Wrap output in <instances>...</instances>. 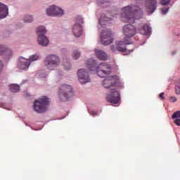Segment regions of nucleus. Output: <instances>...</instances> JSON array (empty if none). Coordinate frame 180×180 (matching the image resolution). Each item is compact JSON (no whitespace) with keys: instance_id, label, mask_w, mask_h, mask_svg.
Here are the masks:
<instances>
[{"instance_id":"obj_1","label":"nucleus","mask_w":180,"mask_h":180,"mask_svg":"<svg viewBox=\"0 0 180 180\" xmlns=\"http://www.w3.org/2000/svg\"><path fill=\"white\" fill-rule=\"evenodd\" d=\"M141 10L137 6H127L121 10V20L124 23H134L141 16Z\"/></svg>"},{"instance_id":"obj_2","label":"nucleus","mask_w":180,"mask_h":180,"mask_svg":"<svg viewBox=\"0 0 180 180\" xmlns=\"http://www.w3.org/2000/svg\"><path fill=\"white\" fill-rule=\"evenodd\" d=\"M87 67L89 68L90 71H96L98 77L103 78L106 75H109L112 72V68L110 65L105 63H100L96 66V62L92 59H90L87 63Z\"/></svg>"},{"instance_id":"obj_3","label":"nucleus","mask_w":180,"mask_h":180,"mask_svg":"<svg viewBox=\"0 0 180 180\" xmlns=\"http://www.w3.org/2000/svg\"><path fill=\"white\" fill-rule=\"evenodd\" d=\"M50 103V99L46 96H42L34 102L33 108L37 113H43L47 110V107Z\"/></svg>"},{"instance_id":"obj_4","label":"nucleus","mask_w":180,"mask_h":180,"mask_svg":"<svg viewBox=\"0 0 180 180\" xmlns=\"http://www.w3.org/2000/svg\"><path fill=\"white\" fill-rule=\"evenodd\" d=\"M58 95L63 102L68 101V98L74 95L72 87L68 84H62L59 88Z\"/></svg>"},{"instance_id":"obj_5","label":"nucleus","mask_w":180,"mask_h":180,"mask_svg":"<svg viewBox=\"0 0 180 180\" xmlns=\"http://www.w3.org/2000/svg\"><path fill=\"white\" fill-rule=\"evenodd\" d=\"M115 46L112 45L110 47L111 51L112 53H116L117 51H120V53H126L125 54H130V53L133 52V49L129 50L126 48V45L131 44V43L127 42V41H117L115 43Z\"/></svg>"},{"instance_id":"obj_6","label":"nucleus","mask_w":180,"mask_h":180,"mask_svg":"<svg viewBox=\"0 0 180 180\" xmlns=\"http://www.w3.org/2000/svg\"><path fill=\"white\" fill-rule=\"evenodd\" d=\"M44 64L49 70H54L60 65V58L56 55L48 56L44 61Z\"/></svg>"},{"instance_id":"obj_7","label":"nucleus","mask_w":180,"mask_h":180,"mask_svg":"<svg viewBox=\"0 0 180 180\" xmlns=\"http://www.w3.org/2000/svg\"><path fill=\"white\" fill-rule=\"evenodd\" d=\"M39 58L37 54L31 56L29 59H25V58L21 57L20 58L18 67L20 70H27L33 61H37Z\"/></svg>"},{"instance_id":"obj_8","label":"nucleus","mask_w":180,"mask_h":180,"mask_svg":"<svg viewBox=\"0 0 180 180\" xmlns=\"http://www.w3.org/2000/svg\"><path fill=\"white\" fill-rule=\"evenodd\" d=\"M84 20L82 17L77 16L75 20V23L72 27V33L75 37H80L82 35V24Z\"/></svg>"},{"instance_id":"obj_9","label":"nucleus","mask_w":180,"mask_h":180,"mask_svg":"<svg viewBox=\"0 0 180 180\" xmlns=\"http://www.w3.org/2000/svg\"><path fill=\"white\" fill-rule=\"evenodd\" d=\"M117 84V77L115 76H110L106 77L103 81V86L107 89H110L111 91H114L116 89V85Z\"/></svg>"},{"instance_id":"obj_10","label":"nucleus","mask_w":180,"mask_h":180,"mask_svg":"<svg viewBox=\"0 0 180 180\" xmlns=\"http://www.w3.org/2000/svg\"><path fill=\"white\" fill-rule=\"evenodd\" d=\"M101 40L103 46H109L111 43H113V34L110 30H105L101 32Z\"/></svg>"},{"instance_id":"obj_11","label":"nucleus","mask_w":180,"mask_h":180,"mask_svg":"<svg viewBox=\"0 0 180 180\" xmlns=\"http://www.w3.org/2000/svg\"><path fill=\"white\" fill-rule=\"evenodd\" d=\"M107 101L110 102V103H114L115 105L119 103L120 101V93L117 90L114 89L112 90L108 95H107Z\"/></svg>"},{"instance_id":"obj_12","label":"nucleus","mask_w":180,"mask_h":180,"mask_svg":"<svg viewBox=\"0 0 180 180\" xmlns=\"http://www.w3.org/2000/svg\"><path fill=\"white\" fill-rule=\"evenodd\" d=\"M46 14L48 16H63L64 11L56 6H51L46 9Z\"/></svg>"},{"instance_id":"obj_13","label":"nucleus","mask_w":180,"mask_h":180,"mask_svg":"<svg viewBox=\"0 0 180 180\" xmlns=\"http://www.w3.org/2000/svg\"><path fill=\"white\" fill-rule=\"evenodd\" d=\"M77 75L80 84H86V82H91L89 74L85 71V69L79 70Z\"/></svg>"},{"instance_id":"obj_14","label":"nucleus","mask_w":180,"mask_h":180,"mask_svg":"<svg viewBox=\"0 0 180 180\" xmlns=\"http://www.w3.org/2000/svg\"><path fill=\"white\" fill-rule=\"evenodd\" d=\"M123 33L128 39H130V37L135 36L136 33V27L131 25H126L123 27Z\"/></svg>"},{"instance_id":"obj_15","label":"nucleus","mask_w":180,"mask_h":180,"mask_svg":"<svg viewBox=\"0 0 180 180\" xmlns=\"http://www.w3.org/2000/svg\"><path fill=\"white\" fill-rule=\"evenodd\" d=\"M146 8L148 13H153L157 9V0H146Z\"/></svg>"},{"instance_id":"obj_16","label":"nucleus","mask_w":180,"mask_h":180,"mask_svg":"<svg viewBox=\"0 0 180 180\" xmlns=\"http://www.w3.org/2000/svg\"><path fill=\"white\" fill-rule=\"evenodd\" d=\"M0 56H4L6 60H9L13 56L12 50L5 45H0Z\"/></svg>"},{"instance_id":"obj_17","label":"nucleus","mask_w":180,"mask_h":180,"mask_svg":"<svg viewBox=\"0 0 180 180\" xmlns=\"http://www.w3.org/2000/svg\"><path fill=\"white\" fill-rule=\"evenodd\" d=\"M37 41L39 46H43L44 47L49 46L50 43L49 38L43 34H38Z\"/></svg>"},{"instance_id":"obj_18","label":"nucleus","mask_w":180,"mask_h":180,"mask_svg":"<svg viewBox=\"0 0 180 180\" xmlns=\"http://www.w3.org/2000/svg\"><path fill=\"white\" fill-rule=\"evenodd\" d=\"M8 11V6L0 2V19L6 18L9 13Z\"/></svg>"},{"instance_id":"obj_19","label":"nucleus","mask_w":180,"mask_h":180,"mask_svg":"<svg viewBox=\"0 0 180 180\" xmlns=\"http://www.w3.org/2000/svg\"><path fill=\"white\" fill-rule=\"evenodd\" d=\"M139 31L141 34H143L144 36H148L151 33V28L147 24H143L141 27H139Z\"/></svg>"},{"instance_id":"obj_20","label":"nucleus","mask_w":180,"mask_h":180,"mask_svg":"<svg viewBox=\"0 0 180 180\" xmlns=\"http://www.w3.org/2000/svg\"><path fill=\"white\" fill-rule=\"evenodd\" d=\"M95 53L98 60H101V61H106L108 60V54L105 51L96 49Z\"/></svg>"},{"instance_id":"obj_21","label":"nucleus","mask_w":180,"mask_h":180,"mask_svg":"<svg viewBox=\"0 0 180 180\" xmlns=\"http://www.w3.org/2000/svg\"><path fill=\"white\" fill-rule=\"evenodd\" d=\"M112 20V18H109L106 16L105 14H102L98 22L100 25H105L104 23H107V22H110Z\"/></svg>"},{"instance_id":"obj_22","label":"nucleus","mask_w":180,"mask_h":180,"mask_svg":"<svg viewBox=\"0 0 180 180\" xmlns=\"http://www.w3.org/2000/svg\"><path fill=\"white\" fill-rule=\"evenodd\" d=\"M10 91H11L13 93L19 92V91H20L19 85H18V84L10 85Z\"/></svg>"},{"instance_id":"obj_23","label":"nucleus","mask_w":180,"mask_h":180,"mask_svg":"<svg viewBox=\"0 0 180 180\" xmlns=\"http://www.w3.org/2000/svg\"><path fill=\"white\" fill-rule=\"evenodd\" d=\"M37 33H40V34H46L47 30H46V27L41 26L37 28Z\"/></svg>"},{"instance_id":"obj_24","label":"nucleus","mask_w":180,"mask_h":180,"mask_svg":"<svg viewBox=\"0 0 180 180\" xmlns=\"http://www.w3.org/2000/svg\"><path fill=\"white\" fill-rule=\"evenodd\" d=\"M23 20L25 23H32V22H33V17L31 15H25Z\"/></svg>"},{"instance_id":"obj_25","label":"nucleus","mask_w":180,"mask_h":180,"mask_svg":"<svg viewBox=\"0 0 180 180\" xmlns=\"http://www.w3.org/2000/svg\"><path fill=\"white\" fill-rule=\"evenodd\" d=\"M72 57L75 60H77V58H79V57H81V53L78 51H74Z\"/></svg>"},{"instance_id":"obj_26","label":"nucleus","mask_w":180,"mask_h":180,"mask_svg":"<svg viewBox=\"0 0 180 180\" xmlns=\"http://www.w3.org/2000/svg\"><path fill=\"white\" fill-rule=\"evenodd\" d=\"M110 0H97V4L98 5H103V4H109Z\"/></svg>"},{"instance_id":"obj_27","label":"nucleus","mask_w":180,"mask_h":180,"mask_svg":"<svg viewBox=\"0 0 180 180\" xmlns=\"http://www.w3.org/2000/svg\"><path fill=\"white\" fill-rule=\"evenodd\" d=\"M180 117V111H176L172 116V119H178Z\"/></svg>"},{"instance_id":"obj_28","label":"nucleus","mask_w":180,"mask_h":180,"mask_svg":"<svg viewBox=\"0 0 180 180\" xmlns=\"http://www.w3.org/2000/svg\"><path fill=\"white\" fill-rule=\"evenodd\" d=\"M171 0H160V4L162 5H168Z\"/></svg>"},{"instance_id":"obj_29","label":"nucleus","mask_w":180,"mask_h":180,"mask_svg":"<svg viewBox=\"0 0 180 180\" xmlns=\"http://www.w3.org/2000/svg\"><path fill=\"white\" fill-rule=\"evenodd\" d=\"M168 11H169V8H164L162 9V13L165 15V13H168Z\"/></svg>"},{"instance_id":"obj_30","label":"nucleus","mask_w":180,"mask_h":180,"mask_svg":"<svg viewBox=\"0 0 180 180\" xmlns=\"http://www.w3.org/2000/svg\"><path fill=\"white\" fill-rule=\"evenodd\" d=\"M175 89H176V94L177 95H179V94H180V87L176 86Z\"/></svg>"},{"instance_id":"obj_31","label":"nucleus","mask_w":180,"mask_h":180,"mask_svg":"<svg viewBox=\"0 0 180 180\" xmlns=\"http://www.w3.org/2000/svg\"><path fill=\"white\" fill-rule=\"evenodd\" d=\"M174 123L175 124H176L177 126H180V119H176L174 120Z\"/></svg>"},{"instance_id":"obj_32","label":"nucleus","mask_w":180,"mask_h":180,"mask_svg":"<svg viewBox=\"0 0 180 180\" xmlns=\"http://www.w3.org/2000/svg\"><path fill=\"white\" fill-rule=\"evenodd\" d=\"M67 65H68V67L66 65H65V69L67 70H71V65H70V63H67Z\"/></svg>"},{"instance_id":"obj_33","label":"nucleus","mask_w":180,"mask_h":180,"mask_svg":"<svg viewBox=\"0 0 180 180\" xmlns=\"http://www.w3.org/2000/svg\"><path fill=\"white\" fill-rule=\"evenodd\" d=\"M170 102H176L177 99L176 98V97H171L169 99Z\"/></svg>"},{"instance_id":"obj_34","label":"nucleus","mask_w":180,"mask_h":180,"mask_svg":"<svg viewBox=\"0 0 180 180\" xmlns=\"http://www.w3.org/2000/svg\"><path fill=\"white\" fill-rule=\"evenodd\" d=\"M159 98H160V99H162V101H164V99H165V97H164V93H161L159 95Z\"/></svg>"},{"instance_id":"obj_35","label":"nucleus","mask_w":180,"mask_h":180,"mask_svg":"<svg viewBox=\"0 0 180 180\" xmlns=\"http://www.w3.org/2000/svg\"><path fill=\"white\" fill-rule=\"evenodd\" d=\"M2 68H4V63H2V61H0V72H2Z\"/></svg>"},{"instance_id":"obj_36","label":"nucleus","mask_w":180,"mask_h":180,"mask_svg":"<svg viewBox=\"0 0 180 180\" xmlns=\"http://www.w3.org/2000/svg\"><path fill=\"white\" fill-rule=\"evenodd\" d=\"M91 115H96V112L95 111H92Z\"/></svg>"}]
</instances>
